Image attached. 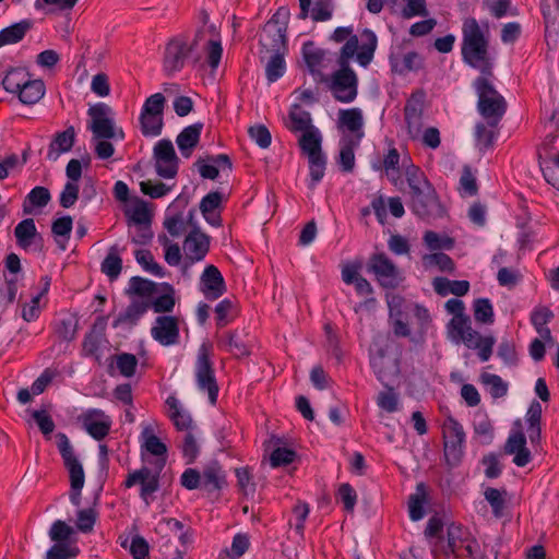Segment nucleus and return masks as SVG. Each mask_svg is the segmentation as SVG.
Returning a JSON list of instances; mask_svg holds the SVG:
<instances>
[{
	"instance_id": "60",
	"label": "nucleus",
	"mask_w": 559,
	"mask_h": 559,
	"mask_svg": "<svg viewBox=\"0 0 559 559\" xmlns=\"http://www.w3.org/2000/svg\"><path fill=\"white\" fill-rule=\"evenodd\" d=\"M296 459V452L287 449L277 447L273 450L270 456V463L272 467L286 466L293 463Z\"/></svg>"
},
{
	"instance_id": "1",
	"label": "nucleus",
	"mask_w": 559,
	"mask_h": 559,
	"mask_svg": "<svg viewBox=\"0 0 559 559\" xmlns=\"http://www.w3.org/2000/svg\"><path fill=\"white\" fill-rule=\"evenodd\" d=\"M404 176L409 188V207L421 218L440 217L443 207L425 173L413 163L404 165Z\"/></svg>"
},
{
	"instance_id": "28",
	"label": "nucleus",
	"mask_w": 559,
	"mask_h": 559,
	"mask_svg": "<svg viewBox=\"0 0 559 559\" xmlns=\"http://www.w3.org/2000/svg\"><path fill=\"white\" fill-rule=\"evenodd\" d=\"M166 404L169 407V417L178 430L193 431V420L190 414L179 406V401L175 396H168Z\"/></svg>"
},
{
	"instance_id": "31",
	"label": "nucleus",
	"mask_w": 559,
	"mask_h": 559,
	"mask_svg": "<svg viewBox=\"0 0 559 559\" xmlns=\"http://www.w3.org/2000/svg\"><path fill=\"white\" fill-rule=\"evenodd\" d=\"M435 292L440 296L453 294L457 297L464 296L469 290L467 281H451L447 277H436L432 282Z\"/></svg>"
},
{
	"instance_id": "53",
	"label": "nucleus",
	"mask_w": 559,
	"mask_h": 559,
	"mask_svg": "<svg viewBox=\"0 0 559 559\" xmlns=\"http://www.w3.org/2000/svg\"><path fill=\"white\" fill-rule=\"evenodd\" d=\"M116 367L120 374L130 378L135 373L138 358L133 354L121 353L115 356Z\"/></svg>"
},
{
	"instance_id": "10",
	"label": "nucleus",
	"mask_w": 559,
	"mask_h": 559,
	"mask_svg": "<svg viewBox=\"0 0 559 559\" xmlns=\"http://www.w3.org/2000/svg\"><path fill=\"white\" fill-rule=\"evenodd\" d=\"M331 92L342 103H350L357 96V76L349 67H341L332 78Z\"/></svg>"
},
{
	"instance_id": "12",
	"label": "nucleus",
	"mask_w": 559,
	"mask_h": 559,
	"mask_svg": "<svg viewBox=\"0 0 559 559\" xmlns=\"http://www.w3.org/2000/svg\"><path fill=\"white\" fill-rule=\"evenodd\" d=\"M210 250V237L200 228L191 229L183 241V272L195 262L202 261Z\"/></svg>"
},
{
	"instance_id": "7",
	"label": "nucleus",
	"mask_w": 559,
	"mask_h": 559,
	"mask_svg": "<svg viewBox=\"0 0 559 559\" xmlns=\"http://www.w3.org/2000/svg\"><path fill=\"white\" fill-rule=\"evenodd\" d=\"M90 120L87 129L93 133V140L115 139L117 136L112 109L105 103H98L88 108Z\"/></svg>"
},
{
	"instance_id": "44",
	"label": "nucleus",
	"mask_w": 559,
	"mask_h": 559,
	"mask_svg": "<svg viewBox=\"0 0 559 559\" xmlns=\"http://www.w3.org/2000/svg\"><path fill=\"white\" fill-rule=\"evenodd\" d=\"M141 132L144 136H158L163 130V116L140 114Z\"/></svg>"
},
{
	"instance_id": "58",
	"label": "nucleus",
	"mask_w": 559,
	"mask_h": 559,
	"mask_svg": "<svg viewBox=\"0 0 559 559\" xmlns=\"http://www.w3.org/2000/svg\"><path fill=\"white\" fill-rule=\"evenodd\" d=\"M475 135L477 146L480 151H485L492 146L493 141L496 139V133L489 128V126H485L484 123H477L475 127Z\"/></svg>"
},
{
	"instance_id": "38",
	"label": "nucleus",
	"mask_w": 559,
	"mask_h": 559,
	"mask_svg": "<svg viewBox=\"0 0 559 559\" xmlns=\"http://www.w3.org/2000/svg\"><path fill=\"white\" fill-rule=\"evenodd\" d=\"M150 305L143 300H133L124 310L120 313L114 323V326H118L120 323L129 322L135 323L148 309Z\"/></svg>"
},
{
	"instance_id": "26",
	"label": "nucleus",
	"mask_w": 559,
	"mask_h": 559,
	"mask_svg": "<svg viewBox=\"0 0 559 559\" xmlns=\"http://www.w3.org/2000/svg\"><path fill=\"white\" fill-rule=\"evenodd\" d=\"M226 486V475L217 462L206 465L201 475V487L211 492Z\"/></svg>"
},
{
	"instance_id": "6",
	"label": "nucleus",
	"mask_w": 559,
	"mask_h": 559,
	"mask_svg": "<svg viewBox=\"0 0 559 559\" xmlns=\"http://www.w3.org/2000/svg\"><path fill=\"white\" fill-rule=\"evenodd\" d=\"M367 271L373 274L377 282L384 288H396L403 281L399 267L383 252H377L369 257Z\"/></svg>"
},
{
	"instance_id": "49",
	"label": "nucleus",
	"mask_w": 559,
	"mask_h": 559,
	"mask_svg": "<svg viewBox=\"0 0 559 559\" xmlns=\"http://www.w3.org/2000/svg\"><path fill=\"white\" fill-rule=\"evenodd\" d=\"M302 56L307 67L311 72H314L324 59V51L316 47L312 41H307L302 46Z\"/></svg>"
},
{
	"instance_id": "64",
	"label": "nucleus",
	"mask_w": 559,
	"mask_h": 559,
	"mask_svg": "<svg viewBox=\"0 0 559 559\" xmlns=\"http://www.w3.org/2000/svg\"><path fill=\"white\" fill-rule=\"evenodd\" d=\"M75 556L76 548L57 543L47 551L46 559H69Z\"/></svg>"
},
{
	"instance_id": "43",
	"label": "nucleus",
	"mask_w": 559,
	"mask_h": 559,
	"mask_svg": "<svg viewBox=\"0 0 559 559\" xmlns=\"http://www.w3.org/2000/svg\"><path fill=\"white\" fill-rule=\"evenodd\" d=\"M286 64L284 52H273L265 66L266 79L270 83L276 82L285 73Z\"/></svg>"
},
{
	"instance_id": "3",
	"label": "nucleus",
	"mask_w": 559,
	"mask_h": 559,
	"mask_svg": "<svg viewBox=\"0 0 559 559\" xmlns=\"http://www.w3.org/2000/svg\"><path fill=\"white\" fill-rule=\"evenodd\" d=\"M487 76L477 78L473 86L478 96L477 109L480 116L487 120L489 127L495 128L507 110V102Z\"/></svg>"
},
{
	"instance_id": "62",
	"label": "nucleus",
	"mask_w": 559,
	"mask_h": 559,
	"mask_svg": "<svg viewBox=\"0 0 559 559\" xmlns=\"http://www.w3.org/2000/svg\"><path fill=\"white\" fill-rule=\"evenodd\" d=\"M74 533V530L61 520H57L52 523L49 530V537L56 543H62L68 540Z\"/></svg>"
},
{
	"instance_id": "34",
	"label": "nucleus",
	"mask_w": 559,
	"mask_h": 559,
	"mask_svg": "<svg viewBox=\"0 0 559 559\" xmlns=\"http://www.w3.org/2000/svg\"><path fill=\"white\" fill-rule=\"evenodd\" d=\"M51 199L50 192L45 187H35L23 201V213L29 215L35 207L46 206Z\"/></svg>"
},
{
	"instance_id": "37",
	"label": "nucleus",
	"mask_w": 559,
	"mask_h": 559,
	"mask_svg": "<svg viewBox=\"0 0 559 559\" xmlns=\"http://www.w3.org/2000/svg\"><path fill=\"white\" fill-rule=\"evenodd\" d=\"M45 95V85L41 80H27L19 93V98L23 104H35Z\"/></svg>"
},
{
	"instance_id": "23",
	"label": "nucleus",
	"mask_w": 559,
	"mask_h": 559,
	"mask_svg": "<svg viewBox=\"0 0 559 559\" xmlns=\"http://www.w3.org/2000/svg\"><path fill=\"white\" fill-rule=\"evenodd\" d=\"M203 129V123L197 122L186 127L176 139L181 155L189 158L193 148L198 145Z\"/></svg>"
},
{
	"instance_id": "17",
	"label": "nucleus",
	"mask_w": 559,
	"mask_h": 559,
	"mask_svg": "<svg viewBox=\"0 0 559 559\" xmlns=\"http://www.w3.org/2000/svg\"><path fill=\"white\" fill-rule=\"evenodd\" d=\"M136 484L141 485L140 497L143 499L146 506H148L152 495L159 488L158 477L153 475L150 468L142 467L132 473H129L127 479L124 480V486L127 488H131Z\"/></svg>"
},
{
	"instance_id": "61",
	"label": "nucleus",
	"mask_w": 559,
	"mask_h": 559,
	"mask_svg": "<svg viewBox=\"0 0 559 559\" xmlns=\"http://www.w3.org/2000/svg\"><path fill=\"white\" fill-rule=\"evenodd\" d=\"M165 97L162 93H156L146 98L143 104L141 114L163 116Z\"/></svg>"
},
{
	"instance_id": "16",
	"label": "nucleus",
	"mask_w": 559,
	"mask_h": 559,
	"mask_svg": "<svg viewBox=\"0 0 559 559\" xmlns=\"http://www.w3.org/2000/svg\"><path fill=\"white\" fill-rule=\"evenodd\" d=\"M14 236L17 246L24 250L41 251L44 248V238L38 233L33 218L21 221L14 228Z\"/></svg>"
},
{
	"instance_id": "19",
	"label": "nucleus",
	"mask_w": 559,
	"mask_h": 559,
	"mask_svg": "<svg viewBox=\"0 0 559 559\" xmlns=\"http://www.w3.org/2000/svg\"><path fill=\"white\" fill-rule=\"evenodd\" d=\"M506 454H512L513 463L523 467L531 462V452L526 448V438L521 430L512 431L507 439L504 444Z\"/></svg>"
},
{
	"instance_id": "20",
	"label": "nucleus",
	"mask_w": 559,
	"mask_h": 559,
	"mask_svg": "<svg viewBox=\"0 0 559 559\" xmlns=\"http://www.w3.org/2000/svg\"><path fill=\"white\" fill-rule=\"evenodd\" d=\"M202 292L209 299L219 298L226 290L224 278L215 265H207L201 275Z\"/></svg>"
},
{
	"instance_id": "52",
	"label": "nucleus",
	"mask_w": 559,
	"mask_h": 559,
	"mask_svg": "<svg viewBox=\"0 0 559 559\" xmlns=\"http://www.w3.org/2000/svg\"><path fill=\"white\" fill-rule=\"evenodd\" d=\"M474 318L479 323L490 324L493 322V309L488 298H479L475 300Z\"/></svg>"
},
{
	"instance_id": "8",
	"label": "nucleus",
	"mask_w": 559,
	"mask_h": 559,
	"mask_svg": "<svg viewBox=\"0 0 559 559\" xmlns=\"http://www.w3.org/2000/svg\"><path fill=\"white\" fill-rule=\"evenodd\" d=\"M56 439L57 448L62 457L64 467L70 475L71 486L75 488L83 487L85 481L84 469L75 454L72 443L63 432H58Z\"/></svg>"
},
{
	"instance_id": "35",
	"label": "nucleus",
	"mask_w": 559,
	"mask_h": 559,
	"mask_svg": "<svg viewBox=\"0 0 559 559\" xmlns=\"http://www.w3.org/2000/svg\"><path fill=\"white\" fill-rule=\"evenodd\" d=\"M141 439L143 440L142 448L150 454L155 456H165L167 448L165 443L154 435V428L152 425H145L143 427Z\"/></svg>"
},
{
	"instance_id": "13",
	"label": "nucleus",
	"mask_w": 559,
	"mask_h": 559,
	"mask_svg": "<svg viewBox=\"0 0 559 559\" xmlns=\"http://www.w3.org/2000/svg\"><path fill=\"white\" fill-rule=\"evenodd\" d=\"M449 338L455 344L463 342L468 348H477L483 336L473 330L468 317L452 318L448 324Z\"/></svg>"
},
{
	"instance_id": "46",
	"label": "nucleus",
	"mask_w": 559,
	"mask_h": 559,
	"mask_svg": "<svg viewBox=\"0 0 559 559\" xmlns=\"http://www.w3.org/2000/svg\"><path fill=\"white\" fill-rule=\"evenodd\" d=\"M392 70L399 73H405L407 71H416L421 67V59L415 51L407 52L400 61L396 58L391 57Z\"/></svg>"
},
{
	"instance_id": "50",
	"label": "nucleus",
	"mask_w": 559,
	"mask_h": 559,
	"mask_svg": "<svg viewBox=\"0 0 559 559\" xmlns=\"http://www.w3.org/2000/svg\"><path fill=\"white\" fill-rule=\"evenodd\" d=\"M127 214L136 225H150L151 223V212L147 207V203L143 200L136 199L132 207L128 210Z\"/></svg>"
},
{
	"instance_id": "32",
	"label": "nucleus",
	"mask_w": 559,
	"mask_h": 559,
	"mask_svg": "<svg viewBox=\"0 0 559 559\" xmlns=\"http://www.w3.org/2000/svg\"><path fill=\"white\" fill-rule=\"evenodd\" d=\"M120 253L121 249L117 245L111 246L100 265L102 272L111 281L117 280L122 270Z\"/></svg>"
},
{
	"instance_id": "40",
	"label": "nucleus",
	"mask_w": 559,
	"mask_h": 559,
	"mask_svg": "<svg viewBox=\"0 0 559 559\" xmlns=\"http://www.w3.org/2000/svg\"><path fill=\"white\" fill-rule=\"evenodd\" d=\"M480 382L488 388L489 394L493 399L503 397L508 393V383L498 374L484 372L480 374Z\"/></svg>"
},
{
	"instance_id": "63",
	"label": "nucleus",
	"mask_w": 559,
	"mask_h": 559,
	"mask_svg": "<svg viewBox=\"0 0 559 559\" xmlns=\"http://www.w3.org/2000/svg\"><path fill=\"white\" fill-rule=\"evenodd\" d=\"M337 498L347 512H353L357 502V493L349 484H342L337 490Z\"/></svg>"
},
{
	"instance_id": "56",
	"label": "nucleus",
	"mask_w": 559,
	"mask_h": 559,
	"mask_svg": "<svg viewBox=\"0 0 559 559\" xmlns=\"http://www.w3.org/2000/svg\"><path fill=\"white\" fill-rule=\"evenodd\" d=\"M164 228L173 237H179L186 230V219L182 213L167 214L164 219Z\"/></svg>"
},
{
	"instance_id": "47",
	"label": "nucleus",
	"mask_w": 559,
	"mask_h": 559,
	"mask_svg": "<svg viewBox=\"0 0 559 559\" xmlns=\"http://www.w3.org/2000/svg\"><path fill=\"white\" fill-rule=\"evenodd\" d=\"M128 293L150 297L157 293V284L140 276H133L129 282Z\"/></svg>"
},
{
	"instance_id": "30",
	"label": "nucleus",
	"mask_w": 559,
	"mask_h": 559,
	"mask_svg": "<svg viewBox=\"0 0 559 559\" xmlns=\"http://www.w3.org/2000/svg\"><path fill=\"white\" fill-rule=\"evenodd\" d=\"M423 100L424 93H415L412 95V97L407 100L405 105V120L407 122L409 132H412L413 129H415L416 131L419 130L423 111Z\"/></svg>"
},
{
	"instance_id": "41",
	"label": "nucleus",
	"mask_w": 559,
	"mask_h": 559,
	"mask_svg": "<svg viewBox=\"0 0 559 559\" xmlns=\"http://www.w3.org/2000/svg\"><path fill=\"white\" fill-rule=\"evenodd\" d=\"M423 264L426 269L437 267L441 272H453V260L443 252H435L423 257Z\"/></svg>"
},
{
	"instance_id": "15",
	"label": "nucleus",
	"mask_w": 559,
	"mask_h": 559,
	"mask_svg": "<svg viewBox=\"0 0 559 559\" xmlns=\"http://www.w3.org/2000/svg\"><path fill=\"white\" fill-rule=\"evenodd\" d=\"M152 337L163 346H173L179 343V323L171 316L157 317L151 330Z\"/></svg>"
},
{
	"instance_id": "48",
	"label": "nucleus",
	"mask_w": 559,
	"mask_h": 559,
	"mask_svg": "<svg viewBox=\"0 0 559 559\" xmlns=\"http://www.w3.org/2000/svg\"><path fill=\"white\" fill-rule=\"evenodd\" d=\"M364 36L367 38V41L362 44L356 57L360 66L367 67L371 62L377 48V36L369 29L364 32Z\"/></svg>"
},
{
	"instance_id": "59",
	"label": "nucleus",
	"mask_w": 559,
	"mask_h": 559,
	"mask_svg": "<svg viewBox=\"0 0 559 559\" xmlns=\"http://www.w3.org/2000/svg\"><path fill=\"white\" fill-rule=\"evenodd\" d=\"M142 193L151 197L152 199H158L166 195L171 187L160 181L144 180L140 182Z\"/></svg>"
},
{
	"instance_id": "14",
	"label": "nucleus",
	"mask_w": 559,
	"mask_h": 559,
	"mask_svg": "<svg viewBox=\"0 0 559 559\" xmlns=\"http://www.w3.org/2000/svg\"><path fill=\"white\" fill-rule=\"evenodd\" d=\"M79 419L86 432L95 440L104 439L111 428L110 417L102 409H87L79 417Z\"/></svg>"
},
{
	"instance_id": "2",
	"label": "nucleus",
	"mask_w": 559,
	"mask_h": 559,
	"mask_svg": "<svg viewBox=\"0 0 559 559\" xmlns=\"http://www.w3.org/2000/svg\"><path fill=\"white\" fill-rule=\"evenodd\" d=\"M462 56L471 67L478 69L483 75H491L492 63L488 56V40L478 22L466 19L463 23Z\"/></svg>"
},
{
	"instance_id": "55",
	"label": "nucleus",
	"mask_w": 559,
	"mask_h": 559,
	"mask_svg": "<svg viewBox=\"0 0 559 559\" xmlns=\"http://www.w3.org/2000/svg\"><path fill=\"white\" fill-rule=\"evenodd\" d=\"M424 241L426 246L431 250L447 249L450 250L454 246V240L448 236L441 237L435 231H426L424 235Z\"/></svg>"
},
{
	"instance_id": "11",
	"label": "nucleus",
	"mask_w": 559,
	"mask_h": 559,
	"mask_svg": "<svg viewBox=\"0 0 559 559\" xmlns=\"http://www.w3.org/2000/svg\"><path fill=\"white\" fill-rule=\"evenodd\" d=\"M444 455L448 463L456 465L463 453L465 432L462 425L450 418L444 425Z\"/></svg>"
},
{
	"instance_id": "22",
	"label": "nucleus",
	"mask_w": 559,
	"mask_h": 559,
	"mask_svg": "<svg viewBox=\"0 0 559 559\" xmlns=\"http://www.w3.org/2000/svg\"><path fill=\"white\" fill-rule=\"evenodd\" d=\"M223 194L218 191L207 193L200 202V211L204 219L214 227L222 225V217L217 210L221 207Z\"/></svg>"
},
{
	"instance_id": "54",
	"label": "nucleus",
	"mask_w": 559,
	"mask_h": 559,
	"mask_svg": "<svg viewBox=\"0 0 559 559\" xmlns=\"http://www.w3.org/2000/svg\"><path fill=\"white\" fill-rule=\"evenodd\" d=\"M309 169L311 183L310 188L313 189L316 185L323 178L326 165V158L324 154H320L317 156H310L309 158Z\"/></svg>"
},
{
	"instance_id": "36",
	"label": "nucleus",
	"mask_w": 559,
	"mask_h": 559,
	"mask_svg": "<svg viewBox=\"0 0 559 559\" xmlns=\"http://www.w3.org/2000/svg\"><path fill=\"white\" fill-rule=\"evenodd\" d=\"M321 143L322 136L318 129H310L299 138V146L308 158L310 156L323 154Z\"/></svg>"
},
{
	"instance_id": "24",
	"label": "nucleus",
	"mask_w": 559,
	"mask_h": 559,
	"mask_svg": "<svg viewBox=\"0 0 559 559\" xmlns=\"http://www.w3.org/2000/svg\"><path fill=\"white\" fill-rule=\"evenodd\" d=\"M75 141L74 127L70 126L62 132L56 133L51 143L49 144L47 158L56 162L61 154L71 151Z\"/></svg>"
},
{
	"instance_id": "25",
	"label": "nucleus",
	"mask_w": 559,
	"mask_h": 559,
	"mask_svg": "<svg viewBox=\"0 0 559 559\" xmlns=\"http://www.w3.org/2000/svg\"><path fill=\"white\" fill-rule=\"evenodd\" d=\"M552 318L554 312L544 306L535 308L531 314V323L535 328L540 338L550 346L555 344V340L551 336L550 329L547 326V324Z\"/></svg>"
},
{
	"instance_id": "51",
	"label": "nucleus",
	"mask_w": 559,
	"mask_h": 559,
	"mask_svg": "<svg viewBox=\"0 0 559 559\" xmlns=\"http://www.w3.org/2000/svg\"><path fill=\"white\" fill-rule=\"evenodd\" d=\"M135 260L143 267L144 271L163 277L165 275L163 267L154 261V257L148 250H136Z\"/></svg>"
},
{
	"instance_id": "39",
	"label": "nucleus",
	"mask_w": 559,
	"mask_h": 559,
	"mask_svg": "<svg viewBox=\"0 0 559 559\" xmlns=\"http://www.w3.org/2000/svg\"><path fill=\"white\" fill-rule=\"evenodd\" d=\"M27 80L28 74L24 69L14 68L8 71L2 80V85L7 92L19 94Z\"/></svg>"
},
{
	"instance_id": "45",
	"label": "nucleus",
	"mask_w": 559,
	"mask_h": 559,
	"mask_svg": "<svg viewBox=\"0 0 559 559\" xmlns=\"http://www.w3.org/2000/svg\"><path fill=\"white\" fill-rule=\"evenodd\" d=\"M484 496L490 504L493 515L498 519L502 518L506 508L507 491L488 487L485 489Z\"/></svg>"
},
{
	"instance_id": "29",
	"label": "nucleus",
	"mask_w": 559,
	"mask_h": 559,
	"mask_svg": "<svg viewBox=\"0 0 559 559\" xmlns=\"http://www.w3.org/2000/svg\"><path fill=\"white\" fill-rule=\"evenodd\" d=\"M286 127L292 132H302L306 133L310 129H317L312 124V119L310 112L302 109L299 105H295L288 115V121L286 122Z\"/></svg>"
},
{
	"instance_id": "57",
	"label": "nucleus",
	"mask_w": 559,
	"mask_h": 559,
	"mask_svg": "<svg viewBox=\"0 0 559 559\" xmlns=\"http://www.w3.org/2000/svg\"><path fill=\"white\" fill-rule=\"evenodd\" d=\"M96 328L97 325L95 324L94 329L85 335L83 341V350L88 356H96L104 337L103 328L99 331Z\"/></svg>"
},
{
	"instance_id": "4",
	"label": "nucleus",
	"mask_w": 559,
	"mask_h": 559,
	"mask_svg": "<svg viewBox=\"0 0 559 559\" xmlns=\"http://www.w3.org/2000/svg\"><path fill=\"white\" fill-rule=\"evenodd\" d=\"M289 17L288 9L282 7L264 25L260 36V43L273 52L286 51V31Z\"/></svg>"
},
{
	"instance_id": "9",
	"label": "nucleus",
	"mask_w": 559,
	"mask_h": 559,
	"mask_svg": "<svg viewBox=\"0 0 559 559\" xmlns=\"http://www.w3.org/2000/svg\"><path fill=\"white\" fill-rule=\"evenodd\" d=\"M156 174L165 179L175 178L178 173L179 158L173 142L168 139L158 141L153 150Z\"/></svg>"
},
{
	"instance_id": "18",
	"label": "nucleus",
	"mask_w": 559,
	"mask_h": 559,
	"mask_svg": "<svg viewBox=\"0 0 559 559\" xmlns=\"http://www.w3.org/2000/svg\"><path fill=\"white\" fill-rule=\"evenodd\" d=\"M189 52L191 51L183 40L177 38L170 40L166 46L164 56V70L166 73L171 75L180 71L185 66Z\"/></svg>"
},
{
	"instance_id": "42",
	"label": "nucleus",
	"mask_w": 559,
	"mask_h": 559,
	"mask_svg": "<svg viewBox=\"0 0 559 559\" xmlns=\"http://www.w3.org/2000/svg\"><path fill=\"white\" fill-rule=\"evenodd\" d=\"M467 538L471 537L468 534L463 533L460 526L451 524L448 527V550L457 558L462 554V548L465 546Z\"/></svg>"
},
{
	"instance_id": "33",
	"label": "nucleus",
	"mask_w": 559,
	"mask_h": 559,
	"mask_svg": "<svg viewBox=\"0 0 559 559\" xmlns=\"http://www.w3.org/2000/svg\"><path fill=\"white\" fill-rule=\"evenodd\" d=\"M31 27L32 23L28 20H23L3 28L0 31V47L19 43L23 39Z\"/></svg>"
},
{
	"instance_id": "21",
	"label": "nucleus",
	"mask_w": 559,
	"mask_h": 559,
	"mask_svg": "<svg viewBox=\"0 0 559 559\" xmlns=\"http://www.w3.org/2000/svg\"><path fill=\"white\" fill-rule=\"evenodd\" d=\"M338 124L341 128L348 130L354 139L364 138V117L362 111L359 108L341 109L338 111Z\"/></svg>"
},
{
	"instance_id": "27",
	"label": "nucleus",
	"mask_w": 559,
	"mask_h": 559,
	"mask_svg": "<svg viewBox=\"0 0 559 559\" xmlns=\"http://www.w3.org/2000/svg\"><path fill=\"white\" fill-rule=\"evenodd\" d=\"M359 139H354L349 134H344L340 140L338 164L342 171L352 173L355 167L354 150L359 145Z\"/></svg>"
},
{
	"instance_id": "5",
	"label": "nucleus",
	"mask_w": 559,
	"mask_h": 559,
	"mask_svg": "<svg viewBox=\"0 0 559 559\" xmlns=\"http://www.w3.org/2000/svg\"><path fill=\"white\" fill-rule=\"evenodd\" d=\"M195 380L200 391H206L212 405L216 404L218 385L210 360V347L203 343L198 349L195 361Z\"/></svg>"
}]
</instances>
